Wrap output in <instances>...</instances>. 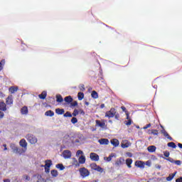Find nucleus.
Wrapping results in <instances>:
<instances>
[{
    "label": "nucleus",
    "instance_id": "nucleus-1",
    "mask_svg": "<svg viewBox=\"0 0 182 182\" xmlns=\"http://www.w3.org/2000/svg\"><path fill=\"white\" fill-rule=\"evenodd\" d=\"M26 139L29 141L31 144H36L38 143V139L33 134H28L26 136Z\"/></svg>",
    "mask_w": 182,
    "mask_h": 182
},
{
    "label": "nucleus",
    "instance_id": "nucleus-2",
    "mask_svg": "<svg viewBox=\"0 0 182 182\" xmlns=\"http://www.w3.org/2000/svg\"><path fill=\"white\" fill-rule=\"evenodd\" d=\"M19 144L21 147H23V149H21V153H26V150H28V142H26V140H25V139H22L20 140Z\"/></svg>",
    "mask_w": 182,
    "mask_h": 182
},
{
    "label": "nucleus",
    "instance_id": "nucleus-3",
    "mask_svg": "<svg viewBox=\"0 0 182 182\" xmlns=\"http://www.w3.org/2000/svg\"><path fill=\"white\" fill-rule=\"evenodd\" d=\"M79 171L82 178H85V177H88V176L90 174V172H89V170H87L86 168H80Z\"/></svg>",
    "mask_w": 182,
    "mask_h": 182
},
{
    "label": "nucleus",
    "instance_id": "nucleus-4",
    "mask_svg": "<svg viewBox=\"0 0 182 182\" xmlns=\"http://www.w3.org/2000/svg\"><path fill=\"white\" fill-rule=\"evenodd\" d=\"M10 147L11 150H13L14 153H16V154H23V152H22V150L19 149L15 144H11Z\"/></svg>",
    "mask_w": 182,
    "mask_h": 182
},
{
    "label": "nucleus",
    "instance_id": "nucleus-5",
    "mask_svg": "<svg viewBox=\"0 0 182 182\" xmlns=\"http://www.w3.org/2000/svg\"><path fill=\"white\" fill-rule=\"evenodd\" d=\"M116 116V109L114 108H111V109L105 113L106 117H114Z\"/></svg>",
    "mask_w": 182,
    "mask_h": 182
},
{
    "label": "nucleus",
    "instance_id": "nucleus-6",
    "mask_svg": "<svg viewBox=\"0 0 182 182\" xmlns=\"http://www.w3.org/2000/svg\"><path fill=\"white\" fill-rule=\"evenodd\" d=\"M90 167L92 170H95L96 171H99L100 173L103 172V168L100 166H97L96 164H91Z\"/></svg>",
    "mask_w": 182,
    "mask_h": 182
},
{
    "label": "nucleus",
    "instance_id": "nucleus-7",
    "mask_svg": "<svg viewBox=\"0 0 182 182\" xmlns=\"http://www.w3.org/2000/svg\"><path fill=\"white\" fill-rule=\"evenodd\" d=\"M136 167H139V168H144V166H146V163L143 161H136L135 162Z\"/></svg>",
    "mask_w": 182,
    "mask_h": 182
},
{
    "label": "nucleus",
    "instance_id": "nucleus-8",
    "mask_svg": "<svg viewBox=\"0 0 182 182\" xmlns=\"http://www.w3.org/2000/svg\"><path fill=\"white\" fill-rule=\"evenodd\" d=\"M63 156L64 159H70L72 157V152L69 150H65L63 152Z\"/></svg>",
    "mask_w": 182,
    "mask_h": 182
},
{
    "label": "nucleus",
    "instance_id": "nucleus-9",
    "mask_svg": "<svg viewBox=\"0 0 182 182\" xmlns=\"http://www.w3.org/2000/svg\"><path fill=\"white\" fill-rule=\"evenodd\" d=\"M90 157L93 161H99V155H97V154L91 153L90 154Z\"/></svg>",
    "mask_w": 182,
    "mask_h": 182
},
{
    "label": "nucleus",
    "instance_id": "nucleus-10",
    "mask_svg": "<svg viewBox=\"0 0 182 182\" xmlns=\"http://www.w3.org/2000/svg\"><path fill=\"white\" fill-rule=\"evenodd\" d=\"M96 125L98 127H101V129H105L106 127V124L103 122H100V120H96Z\"/></svg>",
    "mask_w": 182,
    "mask_h": 182
},
{
    "label": "nucleus",
    "instance_id": "nucleus-11",
    "mask_svg": "<svg viewBox=\"0 0 182 182\" xmlns=\"http://www.w3.org/2000/svg\"><path fill=\"white\" fill-rule=\"evenodd\" d=\"M131 144L129 141H123L121 146L122 149H127V147H130Z\"/></svg>",
    "mask_w": 182,
    "mask_h": 182
},
{
    "label": "nucleus",
    "instance_id": "nucleus-12",
    "mask_svg": "<svg viewBox=\"0 0 182 182\" xmlns=\"http://www.w3.org/2000/svg\"><path fill=\"white\" fill-rule=\"evenodd\" d=\"M78 161L80 164H85L86 163V157L84 155H81L78 159Z\"/></svg>",
    "mask_w": 182,
    "mask_h": 182
},
{
    "label": "nucleus",
    "instance_id": "nucleus-13",
    "mask_svg": "<svg viewBox=\"0 0 182 182\" xmlns=\"http://www.w3.org/2000/svg\"><path fill=\"white\" fill-rule=\"evenodd\" d=\"M98 143H100V144H102V145H107V144H109V139H101L98 140Z\"/></svg>",
    "mask_w": 182,
    "mask_h": 182
},
{
    "label": "nucleus",
    "instance_id": "nucleus-14",
    "mask_svg": "<svg viewBox=\"0 0 182 182\" xmlns=\"http://www.w3.org/2000/svg\"><path fill=\"white\" fill-rule=\"evenodd\" d=\"M113 157H116V154H111L108 157L105 156L104 160L105 161H112V159H113Z\"/></svg>",
    "mask_w": 182,
    "mask_h": 182
},
{
    "label": "nucleus",
    "instance_id": "nucleus-15",
    "mask_svg": "<svg viewBox=\"0 0 182 182\" xmlns=\"http://www.w3.org/2000/svg\"><path fill=\"white\" fill-rule=\"evenodd\" d=\"M0 110H2V112H6V104L4 102H0Z\"/></svg>",
    "mask_w": 182,
    "mask_h": 182
},
{
    "label": "nucleus",
    "instance_id": "nucleus-16",
    "mask_svg": "<svg viewBox=\"0 0 182 182\" xmlns=\"http://www.w3.org/2000/svg\"><path fill=\"white\" fill-rule=\"evenodd\" d=\"M21 114H25V115L28 114V107L26 106L23 107L21 109Z\"/></svg>",
    "mask_w": 182,
    "mask_h": 182
},
{
    "label": "nucleus",
    "instance_id": "nucleus-17",
    "mask_svg": "<svg viewBox=\"0 0 182 182\" xmlns=\"http://www.w3.org/2000/svg\"><path fill=\"white\" fill-rule=\"evenodd\" d=\"M6 105H12V103H14V100L12 98V95H10L6 98Z\"/></svg>",
    "mask_w": 182,
    "mask_h": 182
},
{
    "label": "nucleus",
    "instance_id": "nucleus-18",
    "mask_svg": "<svg viewBox=\"0 0 182 182\" xmlns=\"http://www.w3.org/2000/svg\"><path fill=\"white\" fill-rule=\"evenodd\" d=\"M63 143H69L70 141V136L69 134H65L63 139Z\"/></svg>",
    "mask_w": 182,
    "mask_h": 182
},
{
    "label": "nucleus",
    "instance_id": "nucleus-19",
    "mask_svg": "<svg viewBox=\"0 0 182 182\" xmlns=\"http://www.w3.org/2000/svg\"><path fill=\"white\" fill-rule=\"evenodd\" d=\"M133 163V159H126V164L129 168H132V164Z\"/></svg>",
    "mask_w": 182,
    "mask_h": 182
},
{
    "label": "nucleus",
    "instance_id": "nucleus-20",
    "mask_svg": "<svg viewBox=\"0 0 182 182\" xmlns=\"http://www.w3.org/2000/svg\"><path fill=\"white\" fill-rule=\"evenodd\" d=\"M45 163H46L45 166L42 165L41 167L50 168V166H52V161L51 160H46L45 161Z\"/></svg>",
    "mask_w": 182,
    "mask_h": 182
},
{
    "label": "nucleus",
    "instance_id": "nucleus-21",
    "mask_svg": "<svg viewBox=\"0 0 182 182\" xmlns=\"http://www.w3.org/2000/svg\"><path fill=\"white\" fill-rule=\"evenodd\" d=\"M156 146H149L147 148L148 151H149V153H154V151H156Z\"/></svg>",
    "mask_w": 182,
    "mask_h": 182
},
{
    "label": "nucleus",
    "instance_id": "nucleus-22",
    "mask_svg": "<svg viewBox=\"0 0 182 182\" xmlns=\"http://www.w3.org/2000/svg\"><path fill=\"white\" fill-rule=\"evenodd\" d=\"M111 144L112 146H114V147H117V146H119V140L116 139H112Z\"/></svg>",
    "mask_w": 182,
    "mask_h": 182
},
{
    "label": "nucleus",
    "instance_id": "nucleus-23",
    "mask_svg": "<svg viewBox=\"0 0 182 182\" xmlns=\"http://www.w3.org/2000/svg\"><path fill=\"white\" fill-rule=\"evenodd\" d=\"M46 116H49L50 117H53L55 115V113L52 110H48L45 112Z\"/></svg>",
    "mask_w": 182,
    "mask_h": 182
},
{
    "label": "nucleus",
    "instance_id": "nucleus-24",
    "mask_svg": "<svg viewBox=\"0 0 182 182\" xmlns=\"http://www.w3.org/2000/svg\"><path fill=\"white\" fill-rule=\"evenodd\" d=\"M64 100L65 102H66V103H72L73 99L72 98V97L68 96L64 98Z\"/></svg>",
    "mask_w": 182,
    "mask_h": 182
},
{
    "label": "nucleus",
    "instance_id": "nucleus-25",
    "mask_svg": "<svg viewBox=\"0 0 182 182\" xmlns=\"http://www.w3.org/2000/svg\"><path fill=\"white\" fill-rule=\"evenodd\" d=\"M55 113L57 114H63V113H65V109H60V108H57L55 109Z\"/></svg>",
    "mask_w": 182,
    "mask_h": 182
},
{
    "label": "nucleus",
    "instance_id": "nucleus-26",
    "mask_svg": "<svg viewBox=\"0 0 182 182\" xmlns=\"http://www.w3.org/2000/svg\"><path fill=\"white\" fill-rule=\"evenodd\" d=\"M73 166H75V167H79V166H80V163L75 158H73Z\"/></svg>",
    "mask_w": 182,
    "mask_h": 182
},
{
    "label": "nucleus",
    "instance_id": "nucleus-27",
    "mask_svg": "<svg viewBox=\"0 0 182 182\" xmlns=\"http://www.w3.org/2000/svg\"><path fill=\"white\" fill-rule=\"evenodd\" d=\"M9 92L10 93H15V92H18V87H11L9 88Z\"/></svg>",
    "mask_w": 182,
    "mask_h": 182
},
{
    "label": "nucleus",
    "instance_id": "nucleus-28",
    "mask_svg": "<svg viewBox=\"0 0 182 182\" xmlns=\"http://www.w3.org/2000/svg\"><path fill=\"white\" fill-rule=\"evenodd\" d=\"M122 161H124V159H122V158H120L119 159H117V160L116 161V162H115V165L117 166H122Z\"/></svg>",
    "mask_w": 182,
    "mask_h": 182
},
{
    "label": "nucleus",
    "instance_id": "nucleus-29",
    "mask_svg": "<svg viewBox=\"0 0 182 182\" xmlns=\"http://www.w3.org/2000/svg\"><path fill=\"white\" fill-rule=\"evenodd\" d=\"M46 95H47L46 91H43L41 94L38 95V97L40 99L44 100V99H46Z\"/></svg>",
    "mask_w": 182,
    "mask_h": 182
},
{
    "label": "nucleus",
    "instance_id": "nucleus-30",
    "mask_svg": "<svg viewBox=\"0 0 182 182\" xmlns=\"http://www.w3.org/2000/svg\"><path fill=\"white\" fill-rule=\"evenodd\" d=\"M56 100L58 103H62L63 102V98L62 97V95H56Z\"/></svg>",
    "mask_w": 182,
    "mask_h": 182
},
{
    "label": "nucleus",
    "instance_id": "nucleus-31",
    "mask_svg": "<svg viewBox=\"0 0 182 182\" xmlns=\"http://www.w3.org/2000/svg\"><path fill=\"white\" fill-rule=\"evenodd\" d=\"M91 96L93 99H97V97H99V95L97 94V92L96 91H92L91 93Z\"/></svg>",
    "mask_w": 182,
    "mask_h": 182
},
{
    "label": "nucleus",
    "instance_id": "nucleus-32",
    "mask_svg": "<svg viewBox=\"0 0 182 182\" xmlns=\"http://www.w3.org/2000/svg\"><path fill=\"white\" fill-rule=\"evenodd\" d=\"M78 100H83V97H85V94H83V92H78Z\"/></svg>",
    "mask_w": 182,
    "mask_h": 182
},
{
    "label": "nucleus",
    "instance_id": "nucleus-33",
    "mask_svg": "<svg viewBox=\"0 0 182 182\" xmlns=\"http://www.w3.org/2000/svg\"><path fill=\"white\" fill-rule=\"evenodd\" d=\"M168 147H172V149H176L177 147V145L174 142H169L168 143Z\"/></svg>",
    "mask_w": 182,
    "mask_h": 182
},
{
    "label": "nucleus",
    "instance_id": "nucleus-34",
    "mask_svg": "<svg viewBox=\"0 0 182 182\" xmlns=\"http://www.w3.org/2000/svg\"><path fill=\"white\" fill-rule=\"evenodd\" d=\"M56 168H59L60 170H65V166H63V164H58L55 166Z\"/></svg>",
    "mask_w": 182,
    "mask_h": 182
},
{
    "label": "nucleus",
    "instance_id": "nucleus-35",
    "mask_svg": "<svg viewBox=\"0 0 182 182\" xmlns=\"http://www.w3.org/2000/svg\"><path fill=\"white\" fill-rule=\"evenodd\" d=\"M175 176H176V173H173L172 175H169V176H168L166 178L167 181H171V180H173V178H174Z\"/></svg>",
    "mask_w": 182,
    "mask_h": 182
},
{
    "label": "nucleus",
    "instance_id": "nucleus-36",
    "mask_svg": "<svg viewBox=\"0 0 182 182\" xmlns=\"http://www.w3.org/2000/svg\"><path fill=\"white\" fill-rule=\"evenodd\" d=\"M79 89L81 92H85V90H86V89L85 88V85L83 84H80L79 85Z\"/></svg>",
    "mask_w": 182,
    "mask_h": 182
},
{
    "label": "nucleus",
    "instance_id": "nucleus-37",
    "mask_svg": "<svg viewBox=\"0 0 182 182\" xmlns=\"http://www.w3.org/2000/svg\"><path fill=\"white\" fill-rule=\"evenodd\" d=\"M151 134H154V136H157V134H159V131H157L156 129H152L151 131Z\"/></svg>",
    "mask_w": 182,
    "mask_h": 182
},
{
    "label": "nucleus",
    "instance_id": "nucleus-38",
    "mask_svg": "<svg viewBox=\"0 0 182 182\" xmlns=\"http://www.w3.org/2000/svg\"><path fill=\"white\" fill-rule=\"evenodd\" d=\"M51 174L53 177H56L58 176V171L56 170H52L51 171Z\"/></svg>",
    "mask_w": 182,
    "mask_h": 182
},
{
    "label": "nucleus",
    "instance_id": "nucleus-39",
    "mask_svg": "<svg viewBox=\"0 0 182 182\" xmlns=\"http://www.w3.org/2000/svg\"><path fill=\"white\" fill-rule=\"evenodd\" d=\"M164 136H165V137H167V139H168L169 140H173V138H171V136H170V135H168V133H167V132H166V133H164Z\"/></svg>",
    "mask_w": 182,
    "mask_h": 182
},
{
    "label": "nucleus",
    "instance_id": "nucleus-40",
    "mask_svg": "<svg viewBox=\"0 0 182 182\" xmlns=\"http://www.w3.org/2000/svg\"><path fill=\"white\" fill-rule=\"evenodd\" d=\"M80 154H81V156H83V152L81 150L77 151L76 156L79 157V156H80Z\"/></svg>",
    "mask_w": 182,
    "mask_h": 182
},
{
    "label": "nucleus",
    "instance_id": "nucleus-41",
    "mask_svg": "<svg viewBox=\"0 0 182 182\" xmlns=\"http://www.w3.org/2000/svg\"><path fill=\"white\" fill-rule=\"evenodd\" d=\"M3 65H5V60H2L0 62V72H1V70H2V69H3V67H2Z\"/></svg>",
    "mask_w": 182,
    "mask_h": 182
},
{
    "label": "nucleus",
    "instance_id": "nucleus-42",
    "mask_svg": "<svg viewBox=\"0 0 182 182\" xmlns=\"http://www.w3.org/2000/svg\"><path fill=\"white\" fill-rule=\"evenodd\" d=\"M77 122V118L76 117H73L71 119V122L73 123V124H76V122Z\"/></svg>",
    "mask_w": 182,
    "mask_h": 182
},
{
    "label": "nucleus",
    "instance_id": "nucleus-43",
    "mask_svg": "<svg viewBox=\"0 0 182 182\" xmlns=\"http://www.w3.org/2000/svg\"><path fill=\"white\" fill-rule=\"evenodd\" d=\"M64 117H72V114H70L69 112H67L65 114H64Z\"/></svg>",
    "mask_w": 182,
    "mask_h": 182
},
{
    "label": "nucleus",
    "instance_id": "nucleus-44",
    "mask_svg": "<svg viewBox=\"0 0 182 182\" xmlns=\"http://www.w3.org/2000/svg\"><path fill=\"white\" fill-rule=\"evenodd\" d=\"M75 106H77V102L74 101L73 102L70 103V107H75Z\"/></svg>",
    "mask_w": 182,
    "mask_h": 182
},
{
    "label": "nucleus",
    "instance_id": "nucleus-45",
    "mask_svg": "<svg viewBox=\"0 0 182 182\" xmlns=\"http://www.w3.org/2000/svg\"><path fill=\"white\" fill-rule=\"evenodd\" d=\"M23 178L26 181H29L31 180V178L28 175H24Z\"/></svg>",
    "mask_w": 182,
    "mask_h": 182
},
{
    "label": "nucleus",
    "instance_id": "nucleus-46",
    "mask_svg": "<svg viewBox=\"0 0 182 182\" xmlns=\"http://www.w3.org/2000/svg\"><path fill=\"white\" fill-rule=\"evenodd\" d=\"M125 124L127 126H130L132 124V119H129L128 121H125Z\"/></svg>",
    "mask_w": 182,
    "mask_h": 182
},
{
    "label": "nucleus",
    "instance_id": "nucleus-47",
    "mask_svg": "<svg viewBox=\"0 0 182 182\" xmlns=\"http://www.w3.org/2000/svg\"><path fill=\"white\" fill-rule=\"evenodd\" d=\"M175 164H176V166H181V161H174Z\"/></svg>",
    "mask_w": 182,
    "mask_h": 182
},
{
    "label": "nucleus",
    "instance_id": "nucleus-48",
    "mask_svg": "<svg viewBox=\"0 0 182 182\" xmlns=\"http://www.w3.org/2000/svg\"><path fill=\"white\" fill-rule=\"evenodd\" d=\"M78 114H79V111L77 109H75L73 113V115L77 116Z\"/></svg>",
    "mask_w": 182,
    "mask_h": 182
},
{
    "label": "nucleus",
    "instance_id": "nucleus-49",
    "mask_svg": "<svg viewBox=\"0 0 182 182\" xmlns=\"http://www.w3.org/2000/svg\"><path fill=\"white\" fill-rule=\"evenodd\" d=\"M146 166H148V167H150L151 166V161H147L145 163Z\"/></svg>",
    "mask_w": 182,
    "mask_h": 182
},
{
    "label": "nucleus",
    "instance_id": "nucleus-50",
    "mask_svg": "<svg viewBox=\"0 0 182 182\" xmlns=\"http://www.w3.org/2000/svg\"><path fill=\"white\" fill-rule=\"evenodd\" d=\"M149 127H151V124H148L145 127H144V130H146V129H149Z\"/></svg>",
    "mask_w": 182,
    "mask_h": 182
},
{
    "label": "nucleus",
    "instance_id": "nucleus-51",
    "mask_svg": "<svg viewBox=\"0 0 182 182\" xmlns=\"http://www.w3.org/2000/svg\"><path fill=\"white\" fill-rule=\"evenodd\" d=\"M164 156H165V157H168V156H170V152L168 151H165L164 153Z\"/></svg>",
    "mask_w": 182,
    "mask_h": 182
},
{
    "label": "nucleus",
    "instance_id": "nucleus-52",
    "mask_svg": "<svg viewBox=\"0 0 182 182\" xmlns=\"http://www.w3.org/2000/svg\"><path fill=\"white\" fill-rule=\"evenodd\" d=\"M166 160H168V161H170L171 163H174V159H173L172 158H168L166 159Z\"/></svg>",
    "mask_w": 182,
    "mask_h": 182
},
{
    "label": "nucleus",
    "instance_id": "nucleus-53",
    "mask_svg": "<svg viewBox=\"0 0 182 182\" xmlns=\"http://www.w3.org/2000/svg\"><path fill=\"white\" fill-rule=\"evenodd\" d=\"M4 114L0 111V119H4Z\"/></svg>",
    "mask_w": 182,
    "mask_h": 182
},
{
    "label": "nucleus",
    "instance_id": "nucleus-54",
    "mask_svg": "<svg viewBox=\"0 0 182 182\" xmlns=\"http://www.w3.org/2000/svg\"><path fill=\"white\" fill-rule=\"evenodd\" d=\"M50 168L45 167L46 173H49Z\"/></svg>",
    "mask_w": 182,
    "mask_h": 182
},
{
    "label": "nucleus",
    "instance_id": "nucleus-55",
    "mask_svg": "<svg viewBox=\"0 0 182 182\" xmlns=\"http://www.w3.org/2000/svg\"><path fill=\"white\" fill-rule=\"evenodd\" d=\"M155 167H156V168H158L159 170H160V168H161V166H160L159 164H156Z\"/></svg>",
    "mask_w": 182,
    "mask_h": 182
},
{
    "label": "nucleus",
    "instance_id": "nucleus-56",
    "mask_svg": "<svg viewBox=\"0 0 182 182\" xmlns=\"http://www.w3.org/2000/svg\"><path fill=\"white\" fill-rule=\"evenodd\" d=\"M176 182H182V177L177 178Z\"/></svg>",
    "mask_w": 182,
    "mask_h": 182
},
{
    "label": "nucleus",
    "instance_id": "nucleus-57",
    "mask_svg": "<svg viewBox=\"0 0 182 182\" xmlns=\"http://www.w3.org/2000/svg\"><path fill=\"white\" fill-rule=\"evenodd\" d=\"M127 154L128 157H132L133 156V154H132V153H130V152H127Z\"/></svg>",
    "mask_w": 182,
    "mask_h": 182
},
{
    "label": "nucleus",
    "instance_id": "nucleus-58",
    "mask_svg": "<svg viewBox=\"0 0 182 182\" xmlns=\"http://www.w3.org/2000/svg\"><path fill=\"white\" fill-rule=\"evenodd\" d=\"M79 113H80L81 114H85V112H83V110L80 109V111H78Z\"/></svg>",
    "mask_w": 182,
    "mask_h": 182
},
{
    "label": "nucleus",
    "instance_id": "nucleus-59",
    "mask_svg": "<svg viewBox=\"0 0 182 182\" xmlns=\"http://www.w3.org/2000/svg\"><path fill=\"white\" fill-rule=\"evenodd\" d=\"M4 182H11V180H9V179H4Z\"/></svg>",
    "mask_w": 182,
    "mask_h": 182
},
{
    "label": "nucleus",
    "instance_id": "nucleus-60",
    "mask_svg": "<svg viewBox=\"0 0 182 182\" xmlns=\"http://www.w3.org/2000/svg\"><path fill=\"white\" fill-rule=\"evenodd\" d=\"M121 109H122V110H123L124 112H126V107H122Z\"/></svg>",
    "mask_w": 182,
    "mask_h": 182
},
{
    "label": "nucleus",
    "instance_id": "nucleus-61",
    "mask_svg": "<svg viewBox=\"0 0 182 182\" xmlns=\"http://www.w3.org/2000/svg\"><path fill=\"white\" fill-rule=\"evenodd\" d=\"M166 132V129H162V130H161L162 134H164Z\"/></svg>",
    "mask_w": 182,
    "mask_h": 182
},
{
    "label": "nucleus",
    "instance_id": "nucleus-62",
    "mask_svg": "<svg viewBox=\"0 0 182 182\" xmlns=\"http://www.w3.org/2000/svg\"><path fill=\"white\" fill-rule=\"evenodd\" d=\"M178 147L180 148V149H182V144H178Z\"/></svg>",
    "mask_w": 182,
    "mask_h": 182
},
{
    "label": "nucleus",
    "instance_id": "nucleus-63",
    "mask_svg": "<svg viewBox=\"0 0 182 182\" xmlns=\"http://www.w3.org/2000/svg\"><path fill=\"white\" fill-rule=\"evenodd\" d=\"M4 146V150H8V148L6 147V144L3 145Z\"/></svg>",
    "mask_w": 182,
    "mask_h": 182
},
{
    "label": "nucleus",
    "instance_id": "nucleus-64",
    "mask_svg": "<svg viewBox=\"0 0 182 182\" xmlns=\"http://www.w3.org/2000/svg\"><path fill=\"white\" fill-rule=\"evenodd\" d=\"M100 107H101V109H103V108L105 107V104H102V105H100Z\"/></svg>",
    "mask_w": 182,
    "mask_h": 182
}]
</instances>
